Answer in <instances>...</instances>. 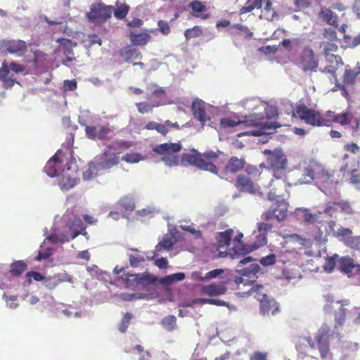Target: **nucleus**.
I'll use <instances>...</instances> for the list:
<instances>
[{"label":"nucleus","instance_id":"obj_1","mask_svg":"<svg viewBox=\"0 0 360 360\" xmlns=\"http://www.w3.org/2000/svg\"><path fill=\"white\" fill-rule=\"evenodd\" d=\"M255 112L249 115H245L243 121H235L229 118L221 120V128H233L238 125L245 124L248 127H255L257 129L247 132L253 136L271 134L276 129L281 127L275 120L278 117V112L276 107L266 104H260Z\"/></svg>","mask_w":360,"mask_h":360},{"label":"nucleus","instance_id":"obj_2","mask_svg":"<svg viewBox=\"0 0 360 360\" xmlns=\"http://www.w3.org/2000/svg\"><path fill=\"white\" fill-rule=\"evenodd\" d=\"M78 170L72 153L58 150L46 162L44 172L51 178L60 176L62 180H77Z\"/></svg>","mask_w":360,"mask_h":360},{"label":"nucleus","instance_id":"obj_3","mask_svg":"<svg viewBox=\"0 0 360 360\" xmlns=\"http://www.w3.org/2000/svg\"><path fill=\"white\" fill-rule=\"evenodd\" d=\"M221 153V152L219 150L217 152L210 150L200 153L193 150L192 153H184L181 155V162L184 164L187 162L188 165L195 166L201 170L208 172L221 177V174H219L218 168L213 163L207 160L217 159L219 157V154Z\"/></svg>","mask_w":360,"mask_h":360},{"label":"nucleus","instance_id":"obj_4","mask_svg":"<svg viewBox=\"0 0 360 360\" xmlns=\"http://www.w3.org/2000/svg\"><path fill=\"white\" fill-rule=\"evenodd\" d=\"M114 11L113 6L105 5L103 2L93 3L86 16L89 22L96 25H103L111 18Z\"/></svg>","mask_w":360,"mask_h":360},{"label":"nucleus","instance_id":"obj_5","mask_svg":"<svg viewBox=\"0 0 360 360\" xmlns=\"http://www.w3.org/2000/svg\"><path fill=\"white\" fill-rule=\"evenodd\" d=\"M181 149V145L180 143L167 142L159 144L160 160L166 166L173 167L178 165L179 159L177 153Z\"/></svg>","mask_w":360,"mask_h":360},{"label":"nucleus","instance_id":"obj_6","mask_svg":"<svg viewBox=\"0 0 360 360\" xmlns=\"http://www.w3.org/2000/svg\"><path fill=\"white\" fill-rule=\"evenodd\" d=\"M268 199L271 201H276L271 207L276 215V219L280 222L283 221L287 217L288 203L284 199H280L283 197L281 191L277 188H273L267 194Z\"/></svg>","mask_w":360,"mask_h":360},{"label":"nucleus","instance_id":"obj_7","mask_svg":"<svg viewBox=\"0 0 360 360\" xmlns=\"http://www.w3.org/2000/svg\"><path fill=\"white\" fill-rule=\"evenodd\" d=\"M28 50L27 43L21 39H3L0 41V51L4 55L12 54L23 56Z\"/></svg>","mask_w":360,"mask_h":360},{"label":"nucleus","instance_id":"obj_8","mask_svg":"<svg viewBox=\"0 0 360 360\" xmlns=\"http://www.w3.org/2000/svg\"><path fill=\"white\" fill-rule=\"evenodd\" d=\"M297 65L303 72L311 75L317 71L319 59L311 48L305 47L297 59Z\"/></svg>","mask_w":360,"mask_h":360},{"label":"nucleus","instance_id":"obj_9","mask_svg":"<svg viewBox=\"0 0 360 360\" xmlns=\"http://www.w3.org/2000/svg\"><path fill=\"white\" fill-rule=\"evenodd\" d=\"M294 117H298L307 124L312 126L324 125V120L321 118L320 113L304 105H300L292 111Z\"/></svg>","mask_w":360,"mask_h":360},{"label":"nucleus","instance_id":"obj_10","mask_svg":"<svg viewBox=\"0 0 360 360\" xmlns=\"http://www.w3.org/2000/svg\"><path fill=\"white\" fill-rule=\"evenodd\" d=\"M25 69V67L23 65L16 62L13 61L8 65L6 61H4L0 68V80L3 83L4 88L6 89L11 88L16 83L15 79L8 77L10 70L15 73H19L22 72Z\"/></svg>","mask_w":360,"mask_h":360},{"label":"nucleus","instance_id":"obj_11","mask_svg":"<svg viewBox=\"0 0 360 360\" xmlns=\"http://www.w3.org/2000/svg\"><path fill=\"white\" fill-rule=\"evenodd\" d=\"M264 154L272 170L283 169L287 165V158L281 149L265 150Z\"/></svg>","mask_w":360,"mask_h":360},{"label":"nucleus","instance_id":"obj_12","mask_svg":"<svg viewBox=\"0 0 360 360\" xmlns=\"http://www.w3.org/2000/svg\"><path fill=\"white\" fill-rule=\"evenodd\" d=\"M255 298L260 302V311L262 314H276L279 310L278 302L274 299H270L266 294L255 295Z\"/></svg>","mask_w":360,"mask_h":360},{"label":"nucleus","instance_id":"obj_13","mask_svg":"<svg viewBox=\"0 0 360 360\" xmlns=\"http://www.w3.org/2000/svg\"><path fill=\"white\" fill-rule=\"evenodd\" d=\"M257 228L258 235L257 236L256 241L254 243L255 249H257L267 243L266 234L268 232L271 231L274 228V224L272 222L262 221L257 223Z\"/></svg>","mask_w":360,"mask_h":360},{"label":"nucleus","instance_id":"obj_14","mask_svg":"<svg viewBox=\"0 0 360 360\" xmlns=\"http://www.w3.org/2000/svg\"><path fill=\"white\" fill-rule=\"evenodd\" d=\"M110 131V128L107 125H86L85 127L86 135L90 139L103 140Z\"/></svg>","mask_w":360,"mask_h":360},{"label":"nucleus","instance_id":"obj_15","mask_svg":"<svg viewBox=\"0 0 360 360\" xmlns=\"http://www.w3.org/2000/svg\"><path fill=\"white\" fill-rule=\"evenodd\" d=\"M304 177H309L312 180L323 178H330L332 175L326 171L322 165L316 162L311 163L309 167L306 168L304 174Z\"/></svg>","mask_w":360,"mask_h":360},{"label":"nucleus","instance_id":"obj_16","mask_svg":"<svg viewBox=\"0 0 360 360\" xmlns=\"http://www.w3.org/2000/svg\"><path fill=\"white\" fill-rule=\"evenodd\" d=\"M193 116L203 125L209 120L205 110V103L198 98L195 99L191 105Z\"/></svg>","mask_w":360,"mask_h":360},{"label":"nucleus","instance_id":"obj_17","mask_svg":"<svg viewBox=\"0 0 360 360\" xmlns=\"http://www.w3.org/2000/svg\"><path fill=\"white\" fill-rule=\"evenodd\" d=\"M245 165V158L233 156L226 163L224 172L226 174H235L240 171Z\"/></svg>","mask_w":360,"mask_h":360},{"label":"nucleus","instance_id":"obj_18","mask_svg":"<svg viewBox=\"0 0 360 360\" xmlns=\"http://www.w3.org/2000/svg\"><path fill=\"white\" fill-rule=\"evenodd\" d=\"M226 290V287L223 283L205 285L201 289L202 294L210 297L224 295Z\"/></svg>","mask_w":360,"mask_h":360},{"label":"nucleus","instance_id":"obj_19","mask_svg":"<svg viewBox=\"0 0 360 360\" xmlns=\"http://www.w3.org/2000/svg\"><path fill=\"white\" fill-rule=\"evenodd\" d=\"M255 183V181H236V187L242 192L262 195L263 191Z\"/></svg>","mask_w":360,"mask_h":360},{"label":"nucleus","instance_id":"obj_20","mask_svg":"<svg viewBox=\"0 0 360 360\" xmlns=\"http://www.w3.org/2000/svg\"><path fill=\"white\" fill-rule=\"evenodd\" d=\"M318 349L321 357L324 359L329 352V335L326 333H321L316 337Z\"/></svg>","mask_w":360,"mask_h":360},{"label":"nucleus","instance_id":"obj_21","mask_svg":"<svg viewBox=\"0 0 360 360\" xmlns=\"http://www.w3.org/2000/svg\"><path fill=\"white\" fill-rule=\"evenodd\" d=\"M120 158L118 153L105 152L101 158L99 165L104 169L110 168L118 164Z\"/></svg>","mask_w":360,"mask_h":360},{"label":"nucleus","instance_id":"obj_22","mask_svg":"<svg viewBox=\"0 0 360 360\" xmlns=\"http://www.w3.org/2000/svg\"><path fill=\"white\" fill-rule=\"evenodd\" d=\"M243 233H240L234 238V242H236L237 244L233 247V250L234 252L233 257H234L235 255H237V257H238L240 255H245L248 252H250L255 250L254 248V244L252 245V248L250 246H245L242 244L241 238H243Z\"/></svg>","mask_w":360,"mask_h":360},{"label":"nucleus","instance_id":"obj_23","mask_svg":"<svg viewBox=\"0 0 360 360\" xmlns=\"http://www.w3.org/2000/svg\"><path fill=\"white\" fill-rule=\"evenodd\" d=\"M121 56L125 61L133 63L140 58V53L136 49L131 47H125L120 51Z\"/></svg>","mask_w":360,"mask_h":360},{"label":"nucleus","instance_id":"obj_24","mask_svg":"<svg viewBox=\"0 0 360 360\" xmlns=\"http://www.w3.org/2000/svg\"><path fill=\"white\" fill-rule=\"evenodd\" d=\"M320 16L322 20L326 23L333 25L335 27H338L337 23V15L336 14L328 8H322L320 12Z\"/></svg>","mask_w":360,"mask_h":360},{"label":"nucleus","instance_id":"obj_25","mask_svg":"<svg viewBox=\"0 0 360 360\" xmlns=\"http://www.w3.org/2000/svg\"><path fill=\"white\" fill-rule=\"evenodd\" d=\"M340 269L345 273H350L356 266L360 270L359 265H355L353 259L348 257H343L339 261Z\"/></svg>","mask_w":360,"mask_h":360},{"label":"nucleus","instance_id":"obj_26","mask_svg":"<svg viewBox=\"0 0 360 360\" xmlns=\"http://www.w3.org/2000/svg\"><path fill=\"white\" fill-rule=\"evenodd\" d=\"M150 38L149 34L146 32H132L130 34V39L132 44L138 46L146 44L149 41Z\"/></svg>","mask_w":360,"mask_h":360},{"label":"nucleus","instance_id":"obj_27","mask_svg":"<svg viewBox=\"0 0 360 360\" xmlns=\"http://www.w3.org/2000/svg\"><path fill=\"white\" fill-rule=\"evenodd\" d=\"M185 278L184 273H176L159 278V284L170 285L175 281H183Z\"/></svg>","mask_w":360,"mask_h":360},{"label":"nucleus","instance_id":"obj_28","mask_svg":"<svg viewBox=\"0 0 360 360\" xmlns=\"http://www.w3.org/2000/svg\"><path fill=\"white\" fill-rule=\"evenodd\" d=\"M233 229H227L224 232L219 233L218 243L220 247L228 246L230 244L231 239L233 236Z\"/></svg>","mask_w":360,"mask_h":360},{"label":"nucleus","instance_id":"obj_29","mask_svg":"<svg viewBox=\"0 0 360 360\" xmlns=\"http://www.w3.org/2000/svg\"><path fill=\"white\" fill-rule=\"evenodd\" d=\"M346 319V309L342 304H340L338 309L335 312V327L342 326Z\"/></svg>","mask_w":360,"mask_h":360},{"label":"nucleus","instance_id":"obj_30","mask_svg":"<svg viewBox=\"0 0 360 360\" xmlns=\"http://www.w3.org/2000/svg\"><path fill=\"white\" fill-rule=\"evenodd\" d=\"M129 11V6L125 4H117L116 8L114 7V16L116 19L122 20L126 17Z\"/></svg>","mask_w":360,"mask_h":360},{"label":"nucleus","instance_id":"obj_31","mask_svg":"<svg viewBox=\"0 0 360 360\" xmlns=\"http://www.w3.org/2000/svg\"><path fill=\"white\" fill-rule=\"evenodd\" d=\"M359 74H360V68H356L354 70H345L344 82L347 84H353Z\"/></svg>","mask_w":360,"mask_h":360},{"label":"nucleus","instance_id":"obj_32","mask_svg":"<svg viewBox=\"0 0 360 360\" xmlns=\"http://www.w3.org/2000/svg\"><path fill=\"white\" fill-rule=\"evenodd\" d=\"M176 317L173 315H169L162 320L161 324L166 330L172 331L176 328Z\"/></svg>","mask_w":360,"mask_h":360},{"label":"nucleus","instance_id":"obj_33","mask_svg":"<svg viewBox=\"0 0 360 360\" xmlns=\"http://www.w3.org/2000/svg\"><path fill=\"white\" fill-rule=\"evenodd\" d=\"M143 159L142 155L138 153H127L122 158V160L127 163H137Z\"/></svg>","mask_w":360,"mask_h":360},{"label":"nucleus","instance_id":"obj_34","mask_svg":"<svg viewBox=\"0 0 360 360\" xmlns=\"http://www.w3.org/2000/svg\"><path fill=\"white\" fill-rule=\"evenodd\" d=\"M224 271L220 269H216L207 272L204 277H195L199 281H208L212 278H215L220 276Z\"/></svg>","mask_w":360,"mask_h":360},{"label":"nucleus","instance_id":"obj_35","mask_svg":"<svg viewBox=\"0 0 360 360\" xmlns=\"http://www.w3.org/2000/svg\"><path fill=\"white\" fill-rule=\"evenodd\" d=\"M325 56L326 60L327 63H330V65H333L335 63L336 66H342L343 62L340 56L338 55L333 54H328L327 53Z\"/></svg>","mask_w":360,"mask_h":360},{"label":"nucleus","instance_id":"obj_36","mask_svg":"<svg viewBox=\"0 0 360 360\" xmlns=\"http://www.w3.org/2000/svg\"><path fill=\"white\" fill-rule=\"evenodd\" d=\"M202 30L198 27H194L191 29H187L184 32L186 40L201 35Z\"/></svg>","mask_w":360,"mask_h":360},{"label":"nucleus","instance_id":"obj_37","mask_svg":"<svg viewBox=\"0 0 360 360\" xmlns=\"http://www.w3.org/2000/svg\"><path fill=\"white\" fill-rule=\"evenodd\" d=\"M169 127H174L176 129H179V125L177 122H172L169 120L165 121L164 124H159V133H160L162 135H166L168 132V128Z\"/></svg>","mask_w":360,"mask_h":360},{"label":"nucleus","instance_id":"obj_38","mask_svg":"<svg viewBox=\"0 0 360 360\" xmlns=\"http://www.w3.org/2000/svg\"><path fill=\"white\" fill-rule=\"evenodd\" d=\"M333 205H337L342 212L347 214H352L353 213L352 208L347 201L333 202Z\"/></svg>","mask_w":360,"mask_h":360},{"label":"nucleus","instance_id":"obj_39","mask_svg":"<svg viewBox=\"0 0 360 360\" xmlns=\"http://www.w3.org/2000/svg\"><path fill=\"white\" fill-rule=\"evenodd\" d=\"M321 47H323L324 55L333 54L338 51V46L333 43H325L322 42L320 44Z\"/></svg>","mask_w":360,"mask_h":360},{"label":"nucleus","instance_id":"obj_40","mask_svg":"<svg viewBox=\"0 0 360 360\" xmlns=\"http://www.w3.org/2000/svg\"><path fill=\"white\" fill-rule=\"evenodd\" d=\"M174 244V239L172 236H167L164 237L160 243H159V246H161L165 249L172 248Z\"/></svg>","mask_w":360,"mask_h":360},{"label":"nucleus","instance_id":"obj_41","mask_svg":"<svg viewBox=\"0 0 360 360\" xmlns=\"http://www.w3.org/2000/svg\"><path fill=\"white\" fill-rule=\"evenodd\" d=\"M261 218L264 221L266 222H272V221L276 219V215L271 207H270L269 210L263 212V214L261 216Z\"/></svg>","mask_w":360,"mask_h":360},{"label":"nucleus","instance_id":"obj_42","mask_svg":"<svg viewBox=\"0 0 360 360\" xmlns=\"http://www.w3.org/2000/svg\"><path fill=\"white\" fill-rule=\"evenodd\" d=\"M276 255L274 254H270L266 257L261 258L259 262L263 266H270L276 263Z\"/></svg>","mask_w":360,"mask_h":360},{"label":"nucleus","instance_id":"obj_43","mask_svg":"<svg viewBox=\"0 0 360 360\" xmlns=\"http://www.w3.org/2000/svg\"><path fill=\"white\" fill-rule=\"evenodd\" d=\"M322 72L331 74L334 77V78H335L336 86L340 88V89H342V86L340 84L338 83L337 77H336V76L335 75V66L333 65H329L325 67L324 69L322 70Z\"/></svg>","mask_w":360,"mask_h":360},{"label":"nucleus","instance_id":"obj_44","mask_svg":"<svg viewBox=\"0 0 360 360\" xmlns=\"http://www.w3.org/2000/svg\"><path fill=\"white\" fill-rule=\"evenodd\" d=\"M335 256V257H330L326 259L324 268L330 272L332 271L335 267L337 255Z\"/></svg>","mask_w":360,"mask_h":360},{"label":"nucleus","instance_id":"obj_45","mask_svg":"<svg viewBox=\"0 0 360 360\" xmlns=\"http://www.w3.org/2000/svg\"><path fill=\"white\" fill-rule=\"evenodd\" d=\"M96 170L95 164H90L87 170L83 173V177L85 180H89L94 177V173Z\"/></svg>","mask_w":360,"mask_h":360},{"label":"nucleus","instance_id":"obj_46","mask_svg":"<svg viewBox=\"0 0 360 360\" xmlns=\"http://www.w3.org/2000/svg\"><path fill=\"white\" fill-rule=\"evenodd\" d=\"M232 28L237 29L242 32H243L246 37H252V32L249 30V28L245 25H243L241 24H234L231 27Z\"/></svg>","mask_w":360,"mask_h":360},{"label":"nucleus","instance_id":"obj_47","mask_svg":"<svg viewBox=\"0 0 360 360\" xmlns=\"http://www.w3.org/2000/svg\"><path fill=\"white\" fill-rule=\"evenodd\" d=\"M333 121L342 125L346 124L348 123V114L343 113L337 115L334 117Z\"/></svg>","mask_w":360,"mask_h":360},{"label":"nucleus","instance_id":"obj_48","mask_svg":"<svg viewBox=\"0 0 360 360\" xmlns=\"http://www.w3.org/2000/svg\"><path fill=\"white\" fill-rule=\"evenodd\" d=\"M250 360H267V353L255 352L250 356Z\"/></svg>","mask_w":360,"mask_h":360},{"label":"nucleus","instance_id":"obj_49","mask_svg":"<svg viewBox=\"0 0 360 360\" xmlns=\"http://www.w3.org/2000/svg\"><path fill=\"white\" fill-rule=\"evenodd\" d=\"M65 91H74L77 89V84L75 80H65L63 84Z\"/></svg>","mask_w":360,"mask_h":360},{"label":"nucleus","instance_id":"obj_50","mask_svg":"<svg viewBox=\"0 0 360 360\" xmlns=\"http://www.w3.org/2000/svg\"><path fill=\"white\" fill-rule=\"evenodd\" d=\"M159 31L164 35H167L170 32V27L167 22L159 20Z\"/></svg>","mask_w":360,"mask_h":360},{"label":"nucleus","instance_id":"obj_51","mask_svg":"<svg viewBox=\"0 0 360 360\" xmlns=\"http://www.w3.org/2000/svg\"><path fill=\"white\" fill-rule=\"evenodd\" d=\"M190 6L193 9V11L195 12H202L205 11V6L202 5L200 1H198L197 0L191 2L190 4Z\"/></svg>","mask_w":360,"mask_h":360},{"label":"nucleus","instance_id":"obj_52","mask_svg":"<svg viewBox=\"0 0 360 360\" xmlns=\"http://www.w3.org/2000/svg\"><path fill=\"white\" fill-rule=\"evenodd\" d=\"M323 36L326 39L333 41L336 38V32L332 28H328L324 30Z\"/></svg>","mask_w":360,"mask_h":360},{"label":"nucleus","instance_id":"obj_53","mask_svg":"<svg viewBox=\"0 0 360 360\" xmlns=\"http://www.w3.org/2000/svg\"><path fill=\"white\" fill-rule=\"evenodd\" d=\"M259 51L264 54L274 53L277 51V48L274 46H266L259 48Z\"/></svg>","mask_w":360,"mask_h":360},{"label":"nucleus","instance_id":"obj_54","mask_svg":"<svg viewBox=\"0 0 360 360\" xmlns=\"http://www.w3.org/2000/svg\"><path fill=\"white\" fill-rule=\"evenodd\" d=\"M263 290L264 287L262 285H254L250 290V293L254 295V297H255V295L258 296L259 294H264Z\"/></svg>","mask_w":360,"mask_h":360},{"label":"nucleus","instance_id":"obj_55","mask_svg":"<svg viewBox=\"0 0 360 360\" xmlns=\"http://www.w3.org/2000/svg\"><path fill=\"white\" fill-rule=\"evenodd\" d=\"M295 5L299 8H307L310 4L309 0H295Z\"/></svg>","mask_w":360,"mask_h":360},{"label":"nucleus","instance_id":"obj_56","mask_svg":"<svg viewBox=\"0 0 360 360\" xmlns=\"http://www.w3.org/2000/svg\"><path fill=\"white\" fill-rule=\"evenodd\" d=\"M246 172L249 175L252 176V177L256 176L259 173L258 169L252 165H248L246 167Z\"/></svg>","mask_w":360,"mask_h":360},{"label":"nucleus","instance_id":"obj_57","mask_svg":"<svg viewBox=\"0 0 360 360\" xmlns=\"http://www.w3.org/2000/svg\"><path fill=\"white\" fill-rule=\"evenodd\" d=\"M262 1L263 0H248V2L250 6L252 7V9H259L262 6Z\"/></svg>","mask_w":360,"mask_h":360},{"label":"nucleus","instance_id":"obj_58","mask_svg":"<svg viewBox=\"0 0 360 360\" xmlns=\"http://www.w3.org/2000/svg\"><path fill=\"white\" fill-rule=\"evenodd\" d=\"M143 22L139 18H134L131 21L128 22V26L133 27H139L142 25Z\"/></svg>","mask_w":360,"mask_h":360},{"label":"nucleus","instance_id":"obj_59","mask_svg":"<svg viewBox=\"0 0 360 360\" xmlns=\"http://www.w3.org/2000/svg\"><path fill=\"white\" fill-rule=\"evenodd\" d=\"M208 304H214L217 306H226V302L222 300H216V299H211L209 300Z\"/></svg>","mask_w":360,"mask_h":360},{"label":"nucleus","instance_id":"obj_60","mask_svg":"<svg viewBox=\"0 0 360 360\" xmlns=\"http://www.w3.org/2000/svg\"><path fill=\"white\" fill-rule=\"evenodd\" d=\"M346 147H347V150L348 151H349L354 154H356L359 150V147L355 143L347 145Z\"/></svg>","mask_w":360,"mask_h":360},{"label":"nucleus","instance_id":"obj_61","mask_svg":"<svg viewBox=\"0 0 360 360\" xmlns=\"http://www.w3.org/2000/svg\"><path fill=\"white\" fill-rule=\"evenodd\" d=\"M252 11H253L252 9V7L250 6V4H249V3L247 1L246 4H245V6H243L241 9H240V15H243V13H248V12H251Z\"/></svg>","mask_w":360,"mask_h":360},{"label":"nucleus","instance_id":"obj_62","mask_svg":"<svg viewBox=\"0 0 360 360\" xmlns=\"http://www.w3.org/2000/svg\"><path fill=\"white\" fill-rule=\"evenodd\" d=\"M305 221L308 222H314L316 221V215L311 213H307L304 215Z\"/></svg>","mask_w":360,"mask_h":360},{"label":"nucleus","instance_id":"obj_63","mask_svg":"<svg viewBox=\"0 0 360 360\" xmlns=\"http://www.w3.org/2000/svg\"><path fill=\"white\" fill-rule=\"evenodd\" d=\"M167 259L165 257L159 258V269H165L167 267Z\"/></svg>","mask_w":360,"mask_h":360},{"label":"nucleus","instance_id":"obj_64","mask_svg":"<svg viewBox=\"0 0 360 360\" xmlns=\"http://www.w3.org/2000/svg\"><path fill=\"white\" fill-rule=\"evenodd\" d=\"M230 25V22L227 20H221L217 22L216 27H227Z\"/></svg>","mask_w":360,"mask_h":360}]
</instances>
